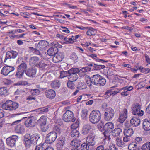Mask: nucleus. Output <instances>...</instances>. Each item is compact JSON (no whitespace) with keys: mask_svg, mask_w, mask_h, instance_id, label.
Segmentation results:
<instances>
[{"mask_svg":"<svg viewBox=\"0 0 150 150\" xmlns=\"http://www.w3.org/2000/svg\"><path fill=\"white\" fill-rule=\"evenodd\" d=\"M92 126L89 124H87L83 126L82 129V133L84 134H86L91 131Z\"/></svg>","mask_w":150,"mask_h":150,"instance_id":"nucleus-26","label":"nucleus"},{"mask_svg":"<svg viewBox=\"0 0 150 150\" xmlns=\"http://www.w3.org/2000/svg\"><path fill=\"white\" fill-rule=\"evenodd\" d=\"M8 90L6 87H2L0 88V95L5 96L7 95Z\"/></svg>","mask_w":150,"mask_h":150,"instance_id":"nucleus-42","label":"nucleus"},{"mask_svg":"<svg viewBox=\"0 0 150 150\" xmlns=\"http://www.w3.org/2000/svg\"><path fill=\"white\" fill-rule=\"evenodd\" d=\"M48 44V42L47 41L42 40L38 43H35V46L36 48H38L40 51H42L45 50Z\"/></svg>","mask_w":150,"mask_h":150,"instance_id":"nucleus-15","label":"nucleus"},{"mask_svg":"<svg viewBox=\"0 0 150 150\" xmlns=\"http://www.w3.org/2000/svg\"><path fill=\"white\" fill-rule=\"evenodd\" d=\"M70 59L73 61L74 63H76L78 61V57L75 53L72 54L70 56Z\"/></svg>","mask_w":150,"mask_h":150,"instance_id":"nucleus-45","label":"nucleus"},{"mask_svg":"<svg viewBox=\"0 0 150 150\" xmlns=\"http://www.w3.org/2000/svg\"><path fill=\"white\" fill-rule=\"evenodd\" d=\"M146 62L149 64H150V59L149 57L147 55H145Z\"/></svg>","mask_w":150,"mask_h":150,"instance_id":"nucleus-64","label":"nucleus"},{"mask_svg":"<svg viewBox=\"0 0 150 150\" xmlns=\"http://www.w3.org/2000/svg\"><path fill=\"white\" fill-rule=\"evenodd\" d=\"M100 79L98 80V82L99 83L98 84H99V85H98V86H104L106 83V80L105 79L103 78L102 76H101V78H100Z\"/></svg>","mask_w":150,"mask_h":150,"instance_id":"nucleus-47","label":"nucleus"},{"mask_svg":"<svg viewBox=\"0 0 150 150\" xmlns=\"http://www.w3.org/2000/svg\"><path fill=\"white\" fill-rule=\"evenodd\" d=\"M78 78V74H75L73 75H69L68 77V80L71 82H74L76 81Z\"/></svg>","mask_w":150,"mask_h":150,"instance_id":"nucleus-40","label":"nucleus"},{"mask_svg":"<svg viewBox=\"0 0 150 150\" xmlns=\"http://www.w3.org/2000/svg\"><path fill=\"white\" fill-rule=\"evenodd\" d=\"M76 28H79V29H80L81 30H84L85 29H89L90 30H91V29H93L92 28H88V27L86 28V27H83L82 26H76Z\"/></svg>","mask_w":150,"mask_h":150,"instance_id":"nucleus-60","label":"nucleus"},{"mask_svg":"<svg viewBox=\"0 0 150 150\" xmlns=\"http://www.w3.org/2000/svg\"><path fill=\"white\" fill-rule=\"evenodd\" d=\"M37 70L35 68H28L25 71L26 75L30 77H33L35 76Z\"/></svg>","mask_w":150,"mask_h":150,"instance_id":"nucleus-19","label":"nucleus"},{"mask_svg":"<svg viewBox=\"0 0 150 150\" xmlns=\"http://www.w3.org/2000/svg\"><path fill=\"white\" fill-rule=\"evenodd\" d=\"M25 125L27 127H34L35 125L36 120L35 118L33 117H25Z\"/></svg>","mask_w":150,"mask_h":150,"instance_id":"nucleus-8","label":"nucleus"},{"mask_svg":"<svg viewBox=\"0 0 150 150\" xmlns=\"http://www.w3.org/2000/svg\"><path fill=\"white\" fill-rule=\"evenodd\" d=\"M45 95L48 98L52 99L54 98L56 96V93L52 89L47 90L45 92Z\"/></svg>","mask_w":150,"mask_h":150,"instance_id":"nucleus-21","label":"nucleus"},{"mask_svg":"<svg viewBox=\"0 0 150 150\" xmlns=\"http://www.w3.org/2000/svg\"><path fill=\"white\" fill-rule=\"evenodd\" d=\"M36 67L40 68L46 69L47 67V65L45 64L43 61H41L38 63Z\"/></svg>","mask_w":150,"mask_h":150,"instance_id":"nucleus-46","label":"nucleus"},{"mask_svg":"<svg viewBox=\"0 0 150 150\" xmlns=\"http://www.w3.org/2000/svg\"><path fill=\"white\" fill-rule=\"evenodd\" d=\"M125 126L127 127V128L125 129L124 132V134L125 136L127 137L131 136L134 133L133 129L132 128H129V126L125 124Z\"/></svg>","mask_w":150,"mask_h":150,"instance_id":"nucleus-24","label":"nucleus"},{"mask_svg":"<svg viewBox=\"0 0 150 150\" xmlns=\"http://www.w3.org/2000/svg\"><path fill=\"white\" fill-rule=\"evenodd\" d=\"M47 120L46 117L44 116H42L37 121V124L41 127L42 130L43 132H45L46 130L44 128L42 127L46 125Z\"/></svg>","mask_w":150,"mask_h":150,"instance_id":"nucleus-14","label":"nucleus"},{"mask_svg":"<svg viewBox=\"0 0 150 150\" xmlns=\"http://www.w3.org/2000/svg\"><path fill=\"white\" fill-rule=\"evenodd\" d=\"M122 133V129L119 128L115 129L112 132V135L118 137Z\"/></svg>","mask_w":150,"mask_h":150,"instance_id":"nucleus-33","label":"nucleus"},{"mask_svg":"<svg viewBox=\"0 0 150 150\" xmlns=\"http://www.w3.org/2000/svg\"><path fill=\"white\" fill-rule=\"evenodd\" d=\"M36 99V98L32 96H28L27 98V100H29V101H31L32 100H35Z\"/></svg>","mask_w":150,"mask_h":150,"instance_id":"nucleus-63","label":"nucleus"},{"mask_svg":"<svg viewBox=\"0 0 150 150\" xmlns=\"http://www.w3.org/2000/svg\"><path fill=\"white\" fill-rule=\"evenodd\" d=\"M89 149V145L87 143H82L81 146V150H88Z\"/></svg>","mask_w":150,"mask_h":150,"instance_id":"nucleus-49","label":"nucleus"},{"mask_svg":"<svg viewBox=\"0 0 150 150\" xmlns=\"http://www.w3.org/2000/svg\"><path fill=\"white\" fill-rule=\"evenodd\" d=\"M73 82H71L69 80L67 82V86L70 88L73 89L75 88V85L73 83Z\"/></svg>","mask_w":150,"mask_h":150,"instance_id":"nucleus-56","label":"nucleus"},{"mask_svg":"<svg viewBox=\"0 0 150 150\" xmlns=\"http://www.w3.org/2000/svg\"><path fill=\"white\" fill-rule=\"evenodd\" d=\"M101 76L99 74H96L93 75L91 76L89 79V81L90 82V84L89 85V86H91V84H93L98 86V80L100 79Z\"/></svg>","mask_w":150,"mask_h":150,"instance_id":"nucleus-12","label":"nucleus"},{"mask_svg":"<svg viewBox=\"0 0 150 150\" xmlns=\"http://www.w3.org/2000/svg\"><path fill=\"white\" fill-rule=\"evenodd\" d=\"M114 128V125L111 122L106 123L103 127L104 133L105 136L108 137L109 134L111 132Z\"/></svg>","mask_w":150,"mask_h":150,"instance_id":"nucleus-7","label":"nucleus"},{"mask_svg":"<svg viewBox=\"0 0 150 150\" xmlns=\"http://www.w3.org/2000/svg\"><path fill=\"white\" fill-rule=\"evenodd\" d=\"M49 76L48 73H45L40 78L41 81L42 82H46L48 79Z\"/></svg>","mask_w":150,"mask_h":150,"instance_id":"nucleus-50","label":"nucleus"},{"mask_svg":"<svg viewBox=\"0 0 150 150\" xmlns=\"http://www.w3.org/2000/svg\"><path fill=\"white\" fill-rule=\"evenodd\" d=\"M51 46H54L55 47L61 48L62 47V46L59 44L58 42H54L51 43Z\"/></svg>","mask_w":150,"mask_h":150,"instance_id":"nucleus-54","label":"nucleus"},{"mask_svg":"<svg viewBox=\"0 0 150 150\" xmlns=\"http://www.w3.org/2000/svg\"><path fill=\"white\" fill-rule=\"evenodd\" d=\"M57 136L56 133L51 132L47 135L46 142L48 144H51L55 141Z\"/></svg>","mask_w":150,"mask_h":150,"instance_id":"nucleus-9","label":"nucleus"},{"mask_svg":"<svg viewBox=\"0 0 150 150\" xmlns=\"http://www.w3.org/2000/svg\"><path fill=\"white\" fill-rule=\"evenodd\" d=\"M82 142L79 140H73L71 143L72 148H77L79 147L80 146Z\"/></svg>","mask_w":150,"mask_h":150,"instance_id":"nucleus-30","label":"nucleus"},{"mask_svg":"<svg viewBox=\"0 0 150 150\" xmlns=\"http://www.w3.org/2000/svg\"><path fill=\"white\" fill-rule=\"evenodd\" d=\"M100 79L98 80V82L99 83L98 84H99V85H98V86H104L106 83V80L105 79L103 78L102 76H101V78H100Z\"/></svg>","mask_w":150,"mask_h":150,"instance_id":"nucleus-48","label":"nucleus"},{"mask_svg":"<svg viewBox=\"0 0 150 150\" xmlns=\"http://www.w3.org/2000/svg\"><path fill=\"white\" fill-rule=\"evenodd\" d=\"M62 119L66 122H74L75 120L73 112L69 110L66 111L62 117Z\"/></svg>","mask_w":150,"mask_h":150,"instance_id":"nucleus-4","label":"nucleus"},{"mask_svg":"<svg viewBox=\"0 0 150 150\" xmlns=\"http://www.w3.org/2000/svg\"><path fill=\"white\" fill-rule=\"evenodd\" d=\"M18 139V137L17 136L13 135L6 139V143L8 146L12 147L15 145L16 142Z\"/></svg>","mask_w":150,"mask_h":150,"instance_id":"nucleus-11","label":"nucleus"},{"mask_svg":"<svg viewBox=\"0 0 150 150\" xmlns=\"http://www.w3.org/2000/svg\"><path fill=\"white\" fill-rule=\"evenodd\" d=\"M57 134V135H60L61 133V129L59 125H55L53 128V131Z\"/></svg>","mask_w":150,"mask_h":150,"instance_id":"nucleus-41","label":"nucleus"},{"mask_svg":"<svg viewBox=\"0 0 150 150\" xmlns=\"http://www.w3.org/2000/svg\"><path fill=\"white\" fill-rule=\"evenodd\" d=\"M140 149V147L139 144L136 142H133L128 146L129 150H139Z\"/></svg>","mask_w":150,"mask_h":150,"instance_id":"nucleus-23","label":"nucleus"},{"mask_svg":"<svg viewBox=\"0 0 150 150\" xmlns=\"http://www.w3.org/2000/svg\"><path fill=\"white\" fill-rule=\"evenodd\" d=\"M89 56L94 59L96 61L101 62L102 63L107 62H108V60L105 61L103 59H99L97 57L96 55L95 54H90Z\"/></svg>","mask_w":150,"mask_h":150,"instance_id":"nucleus-35","label":"nucleus"},{"mask_svg":"<svg viewBox=\"0 0 150 150\" xmlns=\"http://www.w3.org/2000/svg\"><path fill=\"white\" fill-rule=\"evenodd\" d=\"M69 72L68 71H62L61 72L60 75L59 77L61 78H62L67 76L69 77Z\"/></svg>","mask_w":150,"mask_h":150,"instance_id":"nucleus-51","label":"nucleus"},{"mask_svg":"<svg viewBox=\"0 0 150 150\" xmlns=\"http://www.w3.org/2000/svg\"><path fill=\"white\" fill-rule=\"evenodd\" d=\"M60 83L58 80H55L52 81L51 86L52 88L55 89L59 88Z\"/></svg>","mask_w":150,"mask_h":150,"instance_id":"nucleus-29","label":"nucleus"},{"mask_svg":"<svg viewBox=\"0 0 150 150\" xmlns=\"http://www.w3.org/2000/svg\"><path fill=\"white\" fill-rule=\"evenodd\" d=\"M87 143L89 146H94L95 143V141L93 137L88 136L87 139Z\"/></svg>","mask_w":150,"mask_h":150,"instance_id":"nucleus-31","label":"nucleus"},{"mask_svg":"<svg viewBox=\"0 0 150 150\" xmlns=\"http://www.w3.org/2000/svg\"><path fill=\"white\" fill-rule=\"evenodd\" d=\"M79 134L76 129H73L70 133V135L72 137H78L79 136Z\"/></svg>","mask_w":150,"mask_h":150,"instance_id":"nucleus-37","label":"nucleus"},{"mask_svg":"<svg viewBox=\"0 0 150 150\" xmlns=\"http://www.w3.org/2000/svg\"><path fill=\"white\" fill-rule=\"evenodd\" d=\"M14 69L15 68L13 67L6 65L3 67L1 71V74L7 76L13 71Z\"/></svg>","mask_w":150,"mask_h":150,"instance_id":"nucleus-13","label":"nucleus"},{"mask_svg":"<svg viewBox=\"0 0 150 150\" xmlns=\"http://www.w3.org/2000/svg\"><path fill=\"white\" fill-rule=\"evenodd\" d=\"M77 86V88L80 89H85L86 88V85L84 83L81 82H79Z\"/></svg>","mask_w":150,"mask_h":150,"instance_id":"nucleus-52","label":"nucleus"},{"mask_svg":"<svg viewBox=\"0 0 150 150\" xmlns=\"http://www.w3.org/2000/svg\"><path fill=\"white\" fill-rule=\"evenodd\" d=\"M0 150H4V144L1 139H0Z\"/></svg>","mask_w":150,"mask_h":150,"instance_id":"nucleus-61","label":"nucleus"},{"mask_svg":"<svg viewBox=\"0 0 150 150\" xmlns=\"http://www.w3.org/2000/svg\"><path fill=\"white\" fill-rule=\"evenodd\" d=\"M101 114L97 110H93L90 113L89 117L90 122L92 124H96L100 120Z\"/></svg>","mask_w":150,"mask_h":150,"instance_id":"nucleus-1","label":"nucleus"},{"mask_svg":"<svg viewBox=\"0 0 150 150\" xmlns=\"http://www.w3.org/2000/svg\"><path fill=\"white\" fill-rule=\"evenodd\" d=\"M64 54L62 52H59L53 57L52 61L54 63H58L62 61L64 57Z\"/></svg>","mask_w":150,"mask_h":150,"instance_id":"nucleus-16","label":"nucleus"},{"mask_svg":"<svg viewBox=\"0 0 150 150\" xmlns=\"http://www.w3.org/2000/svg\"><path fill=\"white\" fill-rule=\"evenodd\" d=\"M142 73L147 74L150 72V68H144L143 70H142Z\"/></svg>","mask_w":150,"mask_h":150,"instance_id":"nucleus-58","label":"nucleus"},{"mask_svg":"<svg viewBox=\"0 0 150 150\" xmlns=\"http://www.w3.org/2000/svg\"><path fill=\"white\" fill-rule=\"evenodd\" d=\"M109 150H118L117 148L116 147L115 144H112L109 146Z\"/></svg>","mask_w":150,"mask_h":150,"instance_id":"nucleus-57","label":"nucleus"},{"mask_svg":"<svg viewBox=\"0 0 150 150\" xmlns=\"http://www.w3.org/2000/svg\"><path fill=\"white\" fill-rule=\"evenodd\" d=\"M114 114V110L112 108L109 107L106 108L104 114L105 120L107 121L111 120L113 118Z\"/></svg>","mask_w":150,"mask_h":150,"instance_id":"nucleus-6","label":"nucleus"},{"mask_svg":"<svg viewBox=\"0 0 150 150\" xmlns=\"http://www.w3.org/2000/svg\"><path fill=\"white\" fill-rule=\"evenodd\" d=\"M50 48L47 51V54L50 56L54 55L58 52V50L56 47H55L54 46Z\"/></svg>","mask_w":150,"mask_h":150,"instance_id":"nucleus-25","label":"nucleus"},{"mask_svg":"<svg viewBox=\"0 0 150 150\" xmlns=\"http://www.w3.org/2000/svg\"><path fill=\"white\" fill-rule=\"evenodd\" d=\"M105 67V66L104 65H103L100 64H93V69L95 70H98L103 69Z\"/></svg>","mask_w":150,"mask_h":150,"instance_id":"nucleus-38","label":"nucleus"},{"mask_svg":"<svg viewBox=\"0 0 150 150\" xmlns=\"http://www.w3.org/2000/svg\"><path fill=\"white\" fill-rule=\"evenodd\" d=\"M79 71V69L78 68H72L68 70L69 75H73L75 74H78V73Z\"/></svg>","mask_w":150,"mask_h":150,"instance_id":"nucleus-34","label":"nucleus"},{"mask_svg":"<svg viewBox=\"0 0 150 150\" xmlns=\"http://www.w3.org/2000/svg\"><path fill=\"white\" fill-rule=\"evenodd\" d=\"M15 130L16 132L18 133H23L25 132L24 127L21 124L16 126L15 127Z\"/></svg>","mask_w":150,"mask_h":150,"instance_id":"nucleus-28","label":"nucleus"},{"mask_svg":"<svg viewBox=\"0 0 150 150\" xmlns=\"http://www.w3.org/2000/svg\"><path fill=\"white\" fill-rule=\"evenodd\" d=\"M79 121L77 120L76 122L71 125V128L72 129H76L79 125Z\"/></svg>","mask_w":150,"mask_h":150,"instance_id":"nucleus-53","label":"nucleus"},{"mask_svg":"<svg viewBox=\"0 0 150 150\" xmlns=\"http://www.w3.org/2000/svg\"><path fill=\"white\" fill-rule=\"evenodd\" d=\"M27 68V65L25 62H23L18 66L17 69V71L16 73V75L18 78L22 77L25 69Z\"/></svg>","mask_w":150,"mask_h":150,"instance_id":"nucleus-5","label":"nucleus"},{"mask_svg":"<svg viewBox=\"0 0 150 150\" xmlns=\"http://www.w3.org/2000/svg\"><path fill=\"white\" fill-rule=\"evenodd\" d=\"M130 123L134 127L138 126L140 123V120L139 117H134L131 119Z\"/></svg>","mask_w":150,"mask_h":150,"instance_id":"nucleus-27","label":"nucleus"},{"mask_svg":"<svg viewBox=\"0 0 150 150\" xmlns=\"http://www.w3.org/2000/svg\"><path fill=\"white\" fill-rule=\"evenodd\" d=\"M88 110L87 109H84L82 111V112L83 116L85 117H86L88 114Z\"/></svg>","mask_w":150,"mask_h":150,"instance_id":"nucleus-59","label":"nucleus"},{"mask_svg":"<svg viewBox=\"0 0 150 150\" xmlns=\"http://www.w3.org/2000/svg\"><path fill=\"white\" fill-rule=\"evenodd\" d=\"M116 144L118 147H123L125 146L124 143L119 138H116Z\"/></svg>","mask_w":150,"mask_h":150,"instance_id":"nucleus-36","label":"nucleus"},{"mask_svg":"<svg viewBox=\"0 0 150 150\" xmlns=\"http://www.w3.org/2000/svg\"><path fill=\"white\" fill-rule=\"evenodd\" d=\"M18 53L16 52L11 50L8 51L6 53V57L4 61L6 62L8 59L15 58L18 55Z\"/></svg>","mask_w":150,"mask_h":150,"instance_id":"nucleus-17","label":"nucleus"},{"mask_svg":"<svg viewBox=\"0 0 150 150\" xmlns=\"http://www.w3.org/2000/svg\"><path fill=\"white\" fill-rule=\"evenodd\" d=\"M19 106V105L18 103L11 100H8L2 105V108L3 109L8 110H13L17 109Z\"/></svg>","mask_w":150,"mask_h":150,"instance_id":"nucleus-2","label":"nucleus"},{"mask_svg":"<svg viewBox=\"0 0 150 150\" xmlns=\"http://www.w3.org/2000/svg\"><path fill=\"white\" fill-rule=\"evenodd\" d=\"M38 110H40V111L41 113L44 112H47L48 111V108H45L44 107L38 109Z\"/></svg>","mask_w":150,"mask_h":150,"instance_id":"nucleus-62","label":"nucleus"},{"mask_svg":"<svg viewBox=\"0 0 150 150\" xmlns=\"http://www.w3.org/2000/svg\"><path fill=\"white\" fill-rule=\"evenodd\" d=\"M142 124L143 129L145 131H148L150 130V120L146 119L144 120Z\"/></svg>","mask_w":150,"mask_h":150,"instance_id":"nucleus-20","label":"nucleus"},{"mask_svg":"<svg viewBox=\"0 0 150 150\" xmlns=\"http://www.w3.org/2000/svg\"><path fill=\"white\" fill-rule=\"evenodd\" d=\"M127 110L124 109L122 113L120 115L118 121L121 123H122L127 118Z\"/></svg>","mask_w":150,"mask_h":150,"instance_id":"nucleus-18","label":"nucleus"},{"mask_svg":"<svg viewBox=\"0 0 150 150\" xmlns=\"http://www.w3.org/2000/svg\"><path fill=\"white\" fill-rule=\"evenodd\" d=\"M40 60L39 58L36 56H33L30 59V65L36 67Z\"/></svg>","mask_w":150,"mask_h":150,"instance_id":"nucleus-22","label":"nucleus"},{"mask_svg":"<svg viewBox=\"0 0 150 150\" xmlns=\"http://www.w3.org/2000/svg\"><path fill=\"white\" fill-rule=\"evenodd\" d=\"M91 69V68L89 67H86L81 68L80 70L83 73L85 74L86 72L90 71Z\"/></svg>","mask_w":150,"mask_h":150,"instance_id":"nucleus-55","label":"nucleus"},{"mask_svg":"<svg viewBox=\"0 0 150 150\" xmlns=\"http://www.w3.org/2000/svg\"><path fill=\"white\" fill-rule=\"evenodd\" d=\"M141 149L142 150H150V142L145 143L142 146Z\"/></svg>","mask_w":150,"mask_h":150,"instance_id":"nucleus-43","label":"nucleus"},{"mask_svg":"<svg viewBox=\"0 0 150 150\" xmlns=\"http://www.w3.org/2000/svg\"><path fill=\"white\" fill-rule=\"evenodd\" d=\"M65 137H61L59 138V140L57 144L58 147L62 148L65 144Z\"/></svg>","mask_w":150,"mask_h":150,"instance_id":"nucleus-32","label":"nucleus"},{"mask_svg":"<svg viewBox=\"0 0 150 150\" xmlns=\"http://www.w3.org/2000/svg\"><path fill=\"white\" fill-rule=\"evenodd\" d=\"M24 137L26 139H28V138L30 139L32 143L33 144L35 145L37 143L40 137L39 135L36 134L30 135L29 134H26Z\"/></svg>","mask_w":150,"mask_h":150,"instance_id":"nucleus-10","label":"nucleus"},{"mask_svg":"<svg viewBox=\"0 0 150 150\" xmlns=\"http://www.w3.org/2000/svg\"><path fill=\"white\" fill-rule=\"evenodd\" d=\"M24 141L25 145L27 148H29L31 146V145L33 144L30 140L28 138V139H26L25 138Z\"/></svg>","mask_w":150,"mask_h":150,"instance_id":"nucleus-44","label":"nucleus"},{"mask_svg":"<svg viewBox=\"0 0 150 150\" xmlns=\"http://www.w3.org/2000/svg\"><path fill=\"white\" fill-rule=\"evenodd\" d=\"M48 143L46 142L45 140L44 142L41 146L42 147V150H50V149H52L51 147H49L48 145Z\"/></svg>","mask_w":150,"mask_h":150,"instance_id":"nucleus-39","label":"nucleus"},{"mask_svg":"<svg viewBox=\"0 0 150 150\" xmlns=\"http://www.w3.org/2000/svg\"><path fill=\"white\" fill-rule=\"evenodd\" d=\"M141 107L139 104L138 103L133 104L132 105V113L134 115H137L139 116H142L144 112L140 110Z\"/></svg>","mask_w":150,"mask_h":150,"instance_id":"nucleus-3","label":"nucleus"}]
</instances>
